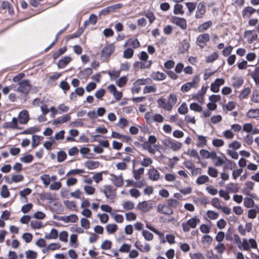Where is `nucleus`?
<instances>
[{"mask_svg": "<svg viewBox=\"0 0 259 259\" xmlns=\"http://www.w3.org/2000/svg\"><path fill=\"white\" fill-rule=\"evenodd\" d=\"M162 144L170 148L174 151H177L179 150L182 148V143L176 141L170 138H166L162 140Z\"/></svg>", "mask_w": 259, "mask_h": 259, "instance_id": "f257e3e1", "label": "nucleus"}, {"mask_svg": "<svg viewBox=\"0 0 259 259\" xmlns=\"http://www.w3.org/2000/svg\"><path fill=\"white\" fill-rule=\"evenodd\" d=\"M31 88L30 81L28 80H23L19 83L17 91L24 94H28Z\"/></svg>", "mask_w": 259, "mask_h": 259, "instance_id": "f03ea898", "label": "nucleus"}, {"mask_svg": "<svg viewBox=\"0 0 259 259\" xmlns=\"http://www.w3.org/2000/svg\"><path fill=\"white\" fill-rule=\"evenodd\" d=\"M210 40L209 34L206 33H202L198 36L196 39V44L201 49L204 48Z\"/></svg>", "mask_w": 259, "mask_h": 259, "instance_id": "7ed1b4c3", "label": "nucleus"}, {"mask_svg": "<svg viewBox=\"0 0 259 259\" xmlns=\"http://www.w3.org/2000/svg\"><path fill=\"white\" fill-rule=\"evenodd\" d=\"M240 244L241 246L238 244L239 247L241 248L242 246L243 250L247 251L249 250L250 247L252 248H256L257 247L256 242L253 239H249L248 240L246 239H243Z\"/></svg>", "mask_w": 259, "mask_h": 259, "instance_id": "20e7f679", "label": "nucleus"}, {"mask_svg": "<svg viewBox=\"0 0 259 259\" xmlns=\"http://www.w3.org/2000/svg\"><path fill=\"white\" fill-rule=\"evenodd\" d=\"M205 12V4L204 2H200L197 5L195 17L196 19L202 18Z\"/></svg>", "mask_w": 259, "mask_h": 259, "instance_id": "39448f33", "label": "nucleus"}, {"mask_svg": "<svg viewBox=\"0 0 259 259\" xmlns=\"http://www.w3.org/2000/svg\"><path fill=\"white\" fill-rule=\"evenodd\" d=\"M102 192L105 194V196L110 199H113L116 196L115 190L109 185H106Z\"/></svg>", "mask_w": 259, "mask_h": 259, "instance_id": "423d86ee", "label": "nucleus"}, {"mask_svg": "<svg viewBox=\"0 0 259 259\" xmlns=\"http://www.w3.org/2000/svg\"><path fill=\"white\" fill-rule=\"evenodd\" d=\"M225 83V80L223 78H217L211 84L210 90L214 93H218L220 91V87Z\"/></svg>", "mask_w": 259, "mask_h": 259, "instance_id": "0eeeda50", "label": "nucleus"}, {"mask_svg": "<svg viewBox=\"0 0 259 259\" xmlns=\"http://www.w3.org/2000/svg\"><path fill=\"white\" fill-rule=\"evenodd\" d=\"M110 180L117 187H120L123 184V180L121 175L116 176L114 174H111Z\"/></svg>", "mask_w": 259, "mask_h": 259, "instance_id": "6e6552de", "label": "nucleus"}, {"mask_svg": "<svg viewBox=\"0 0 259 259\" xmlns=\"http://www.w3.org/2000/svg\"><path fill=\"white\" fill-rule=\"evenodd\" d=\"M157 210L159 213L166 215H171L173 213V210L168 205L159 204Z\"/></svg>", "mask_w": 259, "mask_h": 259, "instance_id": "1a4fd4ad", "label": "nucleus"}, {"mask_svg": "<svg viewBox=\"0 0 259 259\" xmlns=\"http://www.w3.org/2000/svg\"><path fill=\"white\" fill-rule=\"evenodd\" d=\"M152 207V204L146 201L139 202L137 205V209L141 210L143 212L148 211Z\"/></svg>", "mask_w": 259, "mask_h": 259, "instance_id": "9d476101", "label": "nucleus"}, {"mask_svg": "<svg viewBox=\"0 0 259 259\" xmlns=\"http://www.w3.org/2000/svg\"><path fill=\"white\" fill-rule=\"evenodd\" d=\"M18 121L21 124H26L29 120L28 112L26 110H23L19 114Z\"/></svg>", "mask_w": 259, "mask_h": 259, "instance_id": "9b49d317", "label": "nucleus"}, {"mask_svg": "<svg viewBox=\"0 0 259 259\" xmlns=\"http://www.w3.org/2000/svg\"><path fill=\"white\" fill-rule=\"evenodd\" d=\"M114 50V47L112 45H109L105 47L102 50V56L106 58L110 57Z\"/></svg>", "mask_w": 259, "mask_h": 259, "instance_id": "f8f14e48", "label": "nucleus"}, {"mask_svg": "<svg viewBox=\"0 0 259 259\" xmlns=\"http://www.w3.org/2000/svg\"><path fill=\"white\" fill-rule=\"evenodd\" d=\"M59 220L65 223H75L78 221V218L76 214H73L67 216L60 217Z\"/></svg>", "mask_w": 259, "mask_h": 259, "instance_id": "ddd939ff", "label": "nucleus"}, {"mask_svg": "<svg viewBox=\"0 0 259 259\" xmlns=\"http://www.w3.org/2000/svg\"><path fill=\"white\" fill-rule=\"evenodd\" d=\"M172 22L183 29H185L187 27L186 21L184 18L175 17L172 18Z\"/></svg>", "mask_w": 259, "mask_h": 259, "instance_id": "4468645a", "label": "nucleus"}, {"mask_svg": "<svg viewBox=\"0 0 259 259\" xmlns=\"http://www.w3.org/2000/svg\"><path fill=\"white\" fill-rule=\"evenodd\" d=\"M148 175L149 179L154 181L158 180L160 177L159 171L153 167L149 169Z\"/></svg>", "mask_w": 259, "mask_h": 259, "instance_id": "2eb2a0df", "label": "nucleus"}, {"mask_svg": "<svg viewBox=\"0 0 259 259\" xmlns=\"http://www.w3.org/2000/svg\"><path fill=\"white\" fill-rule=\"evenodd\" d=\"M256 11V10L251 7H245L242 11V15L244 18H247L250 17L252 14Z\"/></svg>", "mask_w": 259, "mask_h": 259, "instance_id": "dca6fc26", "label": "nucleus"}, {"mask_svg": "<svg viewBox=\"0 0 259 259\" xmlns=\"http://www.w3.org/2000/svg\"><path fill=\"white\" fill-rule=\"evenodd\" d=\"M3 127L5 128L14 129L17 128L18 119L16 117H13L11 121L5 123Z\"/></svg>", "mask_w": 259, "mask_h": 259, "instance_id": "f3484780", "label": "nucleus"}, {"mask_svg": "<svg viewBox=\"0 0 259 259\" xmlns=\"http://www.w3.org/2000/svg\"><path fill=\"white\" fill-rule=\"evenodd\" d=\"M152 64V61L136 62L134 63V66L139 69H146L149 68Z\"/></svg>", "mask_w": 259, "mask_h": 259, "instance_id": "a211bd4d", "label": "nucleus"}, {"mask_svg": "<svg viewBox=\"0 0 259 259\" xmlns=\"http://www.w3.org/2000/svg\"><path fill=\"white\" fill-rule=\"evenodd\" d=\"M246 116L249 118H257L259 117V108L251 109L248 111Z\"/></svg>", "mask_w": 259, "mask_h": 259, "instance_id": "6ab92c4d", "label": "nucleus"}, {"mask_svg": "<svg viewBox=\"0 0 259 259\" xmlns=\"http://www.w3.org/2000/svg\"><path fill=\"white\" fill-rule=\"evenodd\" d=\"M24 180V177L22 175H14L12 176L10 180H6V182L11 184L13 183H19L23 181Z\"/></svg>", "mask_w": 259, "mask_h": 259, "instance_id": "aec40b11", "label": "nucleus"}, {"mask_svg": "<svg viewBox=\"0 0 259 259\" xmlns=\"http://www.w3.org/2000/svg\"><path fill=\"white\" fill-rule=\"evenodd\" d=\"M243 83V79L241 77H233L232 78V84L235 88L241 87Z\"/></svg>", "mask_w": 259, "mask_h": 259, "instance_id": "412c9836", "label": "nucleus"}, {"mask_svg": "<svg viewBox=\"0 0 259 259\" xmlns=\"http://www.w3.org/2000/svg\"><path fill=\"white\" fill-rule=\"evenodd\" d=\"M157 103L161 108L167 111H171L172 108L171 105H169L168 102H166L163 99H159L157 100Z\"/></svg>", "mask_w": 259, "mask_h": 259, "instance_id": "4be33fe9", "label": "nucleus"}, {"mask_svg": "<svg viewBox=\"0 0 259 259\" xmlns=\"http://www.w3.org/2000/svg\"><path fill=\"white\" fill-rule=\"evenodd\" d=\"M151 77L155 80L161 81L166 78V75L162 72H156L152 73Z\"/></svg>", "mask_w": 259, "mask_h": 259, "instance_id": "5701e85b", "label": "nucleus"}, {"mask_svg": "<svg viewBox=\"0 0 259 259\" xmlns=\"http://www.w3.org/2000/svg\"><path fill=\"white\" fill-rule=\"evenodd\" d=\"M135 246L142 252H148L151 249L150 245L148 243H145L144 245L139 244L138 242L135 244Z\"/></svg>", "mask_w": 259, "mask_h": 259, "instance_id": "b1692460", "label": "nucleus"}, {"mask_svg": "<svg viewBox=\"0 0 259 259\" xmlns=\"http://www.w3.org/2000/svg\"><path fill=\"white\" fill-rule=\"evenodd\" d=\"M126 46H129L134 49H136L140 46V42L137 39H129L124 45V47Z\"/></svg>", "mask_w": 259, "mask_h": 259, "instance_id": "393cba45", "label": "nucleus"}, {"mask_svg": "<svg viewBox=\"0 0 259 259\" xmlns=\"http://www.w3.org/2000/svg\"><path fill=\"white\" fill-rule=\"evenodd\" d=\"M70 61L71 58L68 56H66L58 61V66L60 68H63L65 67Z\"/></svg>", "mask_w": 259, "mask_h": 259, "instance_id": "a878e982", "label": "nucleus"}, {"mask_svg": "<svg viewBox=\"0 0 259 259\" xmlns=\"http://www.w3.org/2000/svg\"><path fill=\"white\" fill-rule=\"evenodd\" d=\"M58 237V232L57 230L54 228L51 230L50 234H46L45 238L46 239H56Z\"/></svg>", "mask_w": 259, "mask_h": 259, "instance_id": "bb28decb", "label": "nucleus"}, {"mask_svg": "<svg viewBox=\"0 0 259 259\" xmlns=\"http://www.w3.org/2000/svg\"><path fill=\"white\" fill-rule=\"evenodd\" d=\"M0 195L4 198H8L10 196V193L7 185H4L2 186L0 191Z\"/></svg>", "mask_w": 259, "mask_h": 259, "instance_id": "cd10ccee", "label": "nucleus"}, {"mask_svg": "<svg viewBox=\"0 0 259 259\" xmlns=\"http://www.w3.org/2000/svg\"><path fill=\"white\" fill-rule=\"evenodd\" d=\"M197 137L198 138V142L196 144L197 147H203L206 145L207 140L205 137L201 135H197Z\"/></svg>", "mask_w": 259, "mask_h": 259, "instance_id": "c85d7f7f", "label": "nucleus"}, {"mask_svg": "<svg viewBox=\"0 0 259 259\" xmlns=\"http://www.w3.org/2000/svg\"><path fill=\"white\" fill-rule=\"evenodd\" d=\"M184 10H183V6L177 3L174 6V13L176 15H183L184 14Z\"/></svg>", "mask_w": 259, "mask_h": 259, "instance_id": "c756f323", "label": "nucleus"}, {"mask_svg": "<svg viewBox=\"0 0 259 259\" xmlns=\"http://www.w3.org/2000/svg\"><path fill=\"white\" fill-rule=\"evenodd\" d=\"M99 165V162L97 161H88L85 163V166L89 169H94L97 168Z\"/></svg>", "mask_w": 259, "mask_h": 259, "instance_id": "7c9ffc66", "label": "nucleus"}, {"mask_svg": "<svg viewBox=\"0 0 259 259\" xmlns=\"http://www.w3.org/2000/svg\"><path fill=\"white\" fill-rule=\"evenodd\" d=\"M226 189L231 193H236L239 191V187L237 184L230 183L226 186Z\"/></svg>", "mask_w": 259, "mask_h": 259, "instance_id": "2f4dec72", "label": "nucleus"}, {"mask_svg": "<svg viewBox=\"0 0 259 259\" xmlns=\"http://www.w3.org/2000/svg\"><path fill=\"white\" fill-rule=\"evenodd\" d=\"M212 25L211 21H207L199 25L198 27V30L199 32H203L208 29Z\"/></svg>", "mask_w": 259, "mask_h": 259, "instance_id": "473e14b6", "label": "nucleus"}, {"mask_svg": "<svg viewBox=\"0 0 259 259\" xmlns=\"http://www.w3.org/2000/svg\"><path fill=\"white\" fill-rule=\"evenodd\" d=\"M200 220L199 218L197 217H194L190 219H189L187 223L189 225V226L192 228H196L197 224L199 223Z\"/></svg>", "mask_w": 259, "mask_h": 259, "instance_id": "72a5a7b5", "label": "nucleus"}, {"mask_svg": "<svg viewBox=\"0 0 259 259\" xmlns=\"http://www.w3.org/2000/svg\"><path fill=\"white\" fill-rule=\"evenodd\" d=\"M32 192L31 189L27 188H25L19 192V195L21 196V198H24V202L27 201L26 196L29 195Z\"/></svg>", "mask_w": 259, "mask_h": 259, "instance_id": "f704fd0d", "label": "nucleus"}, {"mask_svg": "<svg viewBox=\"0 0 259 259\" xmlns=\"http://www.w3.org/2000/svg\"><path fill=\"white\" fill-rule=\"evenodd\" d=\"M219 57L218 52H214L206 57L205 61L207 63H211L217 60Z\"/></svg>", "mask_w": 259, "mask_h": 259, "instance_id": "c9c22d12", "label": "nucleus"}, {"mask_svg": "<svg viewBox=\"0 0 259 259\" xmlns=\"http://www.w3.org/2000/svg\"><path fill=\"white\" fill-rule=\"evenodd\" d=\"M142 236L144 239L147 241H151L153 239V235L147 230H143L142 232Z\"/></svg>", "mask_w": 259, "mask_h": 259, "instance_id": "e433bc0d", "label": "nucleus"}, {"mask_svg": "<svg viewBox=\"0 0 259 259\" xmlns=\"http://www.w3.org/2000/svg\"><path fill=\"white\" fill-rule=\"evenodd\" d=\"M199 81L200 78L199 76L196 75L194 76L191 81L188 82V83L189 84L191 88H196L198 85Z\"/></svg>", "mask_w": 259, "mask_h": 259, "instance_id": "4c0bfd02", "label": "nucleus"}, {"mask_svg": "<svg viewBox=\"0 0 259 259\" xmlns=\"http://www.w3.org/2000/svg\"><path fill=\"white\" fill-rule=\"evenodd\" d=\"M40 180L42 181L45 186H48L51 182V178L49 175L44 174L40 177Z\"/></svg>", "mask_w": 259, "mask_h": 259, "instance_id": "58836bf2", "label": "nucleus"}, {"mask_svg": "<svg viewBox=\"0 0 259 259\" xmlns=\"http://www.w3.org/2000/svg\"><path fill=\"white\" fill-rule=\"evenodd\" d=\"M144 169L142 167L139 168L137 170H133V174L135 179L136 180H139L141 179V175L143 174Z\"/></svg>", "mask_w": 259, "mask_h": 259, "instance_id": "ea45409f", "label": "nucleus"}, {"mask_svg": "<svg viewBox=\"0 0 259 259\" xmlns=\"http://www.w3.org/2000/svg\"><path fill=\"white\" fill-rule=\"evenodd\" d=\"M186 154L190 157H194L197 159L199 161H200V157L198 155L197 151L195 149H189L186 152Z\"/></svg>", "mask_w": 259, "mask_h": 259, "instance_id": "a19ab883", "label": "nucleus"}, {"mask_svg": "<svg viewBox=\"0 0 259 259\" xmlns=\"http://www.w3.org/2000/svg\"><path fill=\"white\" fill-rule=\"evenodd\" d=\"M106 229L108 234H113L117 231V226L116 224H108L106 226Z\"/></svg>", "mask_w": 259, "mask_h": 259, "instance_id": "79ce46f5", "label": "nucleus"}, {"mask_svg": "<svg viewBox=\"0 0 259 259\" xmlns=\"http://www.w3.org/2000/svg\"><path fill=\"white\" fill-rule=\"evenodd\" d=\"M41 137L37 135H33L32 137L31 146L33 148L37 146L40 142Z\"/></svg>", "mask_w": 259, "mask_h": 259, "instance_id": "37998d69", "label": "nucleus"}, {"mask_svg": "<svg viewBox=\"0 0 259 259\" xmlns=\"http://www.w3.org/2000/svg\"><path fill=\"white\" fill-rule=\"evenodd\" d=\"M216 159L217 161L214 163V165L216 166H220L226 163L227 158L224 155L222 157H217Z\"/></svg>", "mask_w": 259, "mask_h": 259, "instance_id": "c03bdc74", "label": "nucleus"}, {"mask_svg": "<svg viewBox=\"0 0 259 259\" xmlns=\"http://www.w3.org/2000/svg\"><path fill=\"white\" fill-rule=\"evenodd\" d=\"M151 80L149 78L146 79H139L137 80L135 82L134 84L135 85H143L148 84L150 83Z\"/></svg>", "mask_w": 259, "mask_h": 259, "instance_id": "a18cd8bd", "label": "nucleus"}, {"mask_svg": "<svg viewBox=\"0 0 259 259\" xmlns=\"http://www.w3.org/2000/svg\"><path fill=\"white\" fill-rule=\"evenodd\" d=\"M254 184L251 181H247L245 184L244 191L248 193L253 189Z\"/></svg>", "mask_w": 259, "mask_h": 259, "instance_id": "49530a36", "label": "nucleus"}, {"mask_svg": "<svg viewBox=\"0 0 259 259\" xmlns=\"http://www.w3.org/2000/svg\"><path fill=\"white\" fill-rule=\"evenodd\" d=\"M186 6L188 10L189 13L188 14L190 16L194 12L196 8L197 5L195 3H187Z\"/></svg>", "mask_w": 259, "mask_h": 259, "instance_id": "de8ad7c7", "label": "nucleus"}, {"mask_svg": "<svg viewBox=\"0 0 259 259\" xmlns=\"http://www.w3.org/2000/svg\"><path fill=\"white\" fill-rule=\"evenodd\" d=\"M209 178L205 175L199 177L196 180V183L198 185H202L208 182Z\"/></svg>", "mask_w": 259, "mask_h": 259, "instance_id": "09e8293b", "label": "nucleus"}, {"mask_svg": "<svg viewBox=\"0 0 259 259\" xmlns=\"http://www.w3.org/2000/svg\"><path fill=\"white\" fill-rule=\"evenodd\" d=\"M83 190L87 194L90 195L94 194L95 192V188L90 185H85Z\"/></svg>", "mask_w": 259, "mask_h": 259, "instance_id": "8fccbe9b", "label": "nucleus"}, {"mask_svg": "<svg viewBox=\"0 0 259 259\" xmlns=\"http://www.w3.org/2000/svg\"><path fill=\"white\" fill-rule=\"evenodd\" d=\"M167 102L169 105H171V108H172L174 105H175L177 102V96L175 94H170L169 96Z\"/></svg>", "mask_w": 259, "mask_h": 259, "instance_id": "3c124183", "label": "nucleus"}, {"mask_svg": "<svg viewBox=\"0 0 259 259\" xmlns=\"http://www.w3.org/2000/svg\"><path fill=\"white\" fill-rule=\"evenodd\" d=\"M25 255L27 259H35L37 257V253L31 250L26 251Z\"/></svg>", "mask_w": 259, "mask_h": 259, "instance_id": "603ef678", "label": "nucleus"}, {"mask_svg": "<svg viewBox=\"0 0 259 259\" xmlns=\"http://www.w3.org/2000/svg\"><path fill=\"white\" fill-rule=\"evenodd\" d=\"M134 203L131 201H126L123 203L122 206L125 210H132L134 208Z\"/></svg>", "mask_w": 259, "mask_h": 259, "instance_id": "864d4df0", "label": "nucleus"}, {"mask_svg": "<svg viewBox=\"0 0 259 259\" xmlns=\"http://www.w3.org/2000/svg\"><path fill=\"white\" fill-rule=\"evenodd\" d=\"M30 226L34 229H38L42 227V224L39 221H32L30 223Z\"/></svg>", "mask_w": 259, "mask_h": 259, "instance_id": "5fc2aeb1", "label": "nucleus"}, {"mask_svg": "<svg viewBox=\"0 0 259 259\" xmlns=\"http://www.w3.org/2000/svg\"><path fill=\"white\" fill-rule=\"evenodd\" d=\"M67 157L66 153L63 151H60L57 153V161L59 162H62L65 160Z\"/></svg>", "mask_w": 259, "mask_h": 259, "instance_id": "6e6d98bb", "label": "nucleus"}, {"mask_svg": "<svg viewBox=\"0 0 259 259\" xmlns=\"http://www.w3.org/2000/svg\"><path fill=\"white\" fill-rule=\"evenodd\" d=\"M134 50L132 49L128 48L123 52V57L126 59L131 58L134 54Z\"/></svg>", "mask_w": 259, "mask_h": 259, "instance_id": "4d7b16f0", "label": "nucleus"}, {"mask_svg": "<svg viewBox=\"0 0 259 259\" xmlns=\"http://www.w3.org/2000/svg\"><path fill=\"white\" fill-rule=\"evenodd\" d=\"M80 225L85 229H89L90 227V221L86 218H82L80 220Z\"/></svg>", "mask_w": 259, "mask_h": 259, "instance_id": "13d9d810", "label": "nucleus"}, {"mask_svg": "<svg viewBox=\"0 0 259 259\" xmlns=\"http://www.w3.org/2000/svg\"><path fill=\"white\" fill-rule=\"evenodd\" d=\"M190 109L191 110H193L194 111H196V112H198L202 111V107L196 103H191L190 105Z\"/></svg>", "mask_w": 259, "mask_h": 259, "instance_id": "bf43d9fd", "label": "nucleus"}, {"mask_svg": "<svg viewBox=\"0 0 259 259\" xmlns=\"http://www.w3.org/2000/svg\"><path fill=\"white\" fill-rule=\"evenodd\" d=\"M206 214L208 218L211 220H215L219 217V213L212 210H207Z\"/></svg>", "mask_w": 259, "mask_h": 259, "instance_id": "052dcab7", "label": "nucleus"}, {"mask_svg": "<svg viewBox=\"0 0 259 259\" xmlns=\"http://www.w3.org/2000/svg\"><path fill=\"white\" fill-rule=\"evenodd\" d=\"M188 109L185 103H183L178 108V112L180 114H185L188 112Z\"/></svg>", "mask_w": 259, "mask_h": 259, "instance_id": "680f3d73", "label": "nucleus"}, {"mask_svg": "<svg viewBox=\"0 0 259 259\" xmlns=\"http://www.w3.org/2000/svg\"><path fill=\"white\" fill-rule=\"evenodd\" d=\"M143 147L144 149L148 150L150 153L154 154L155 152V150L152 147L151 144H149L148 142H145Z\"/></svg>", "mask_w": 259, "mask_h": 259, "instance_id": "e2e57ef3", "label": "nucleus"}, {"mask_svg": "<svg viewBox=\"0 0 259 259\" xmlns=\"http://www.w3.org/2000/svg\"><path fill=\"white\" fill-rule=\"evenodd\" d=\"M131 249V245L127 244H123L119 249V251L121 252H129Z\"/></svg>", "mask_w": 259, "mask_h": 259, "instance_id": "0e129e2a", "label": "nucleus"}, {"mask_svg": "<svg viewBox=\"0 0 259 259\" xmlns=\"http://www.w3.org/2000/svg\"><path fill=\"white\" fill-rule=\"evenodd\" d=\"M208 174L211 177L216 178L218 176V170L215 168L209 167L208 169Z\"/></svg>", "mask_w": 259, "mask_h": 259, "instance_id": "69168bd1", "label": "nucleus"}, {"mask_svg": "<svg viewBox=\"0 0 259 259\" xmlns=\"http://www.w3.org/2000/svg\"><path fill=\"white\" fill-rule=\"evenodd\" d=\"M223 135L227 139H232L234 137V133L230 130L224 131Z\"/></svg>", "mask_w": 259, "mask_h": 259, "instance_id": "338daca9", "label": "nucleus"}, {"mask_svg": "<svg viewBox=\"0 0 259 259\" xmlns=\"http://www.w3.org/2000/svg\"><path fill=\"white\" fill-rule=\"evenodd\" d=\"M62 187V183L60 182H55L51 184L50 189L51 190H58Z\"/></svg>", "mask_w": 259, "mask_h": 259, "instance_id": "774afa93", "label": "nucleus"}]
</instances>
